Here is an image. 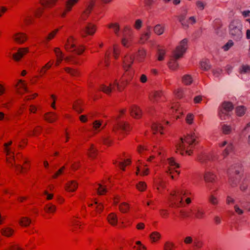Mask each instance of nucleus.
Returning a JSON list of instances; mask_svg holds the SVG:
<instances>
[{"label":"nucleus","mask_w":250,"mask_h":250,"mask_svg":"<svg viewBox=\"0 0 250 250\" xmlns=\"http://www.w3.org/2000/svg\"><path fill=\"white\" fill-rule=\"evenodd\" d=\"M150 27H148V31L144 34H143L142 37L140 38V42L142 43L145 42L150 37L151 35V32L150 31Z\"/></svg>","instance_id":"obj_33"},{"label":"nucleus","mask_w":250,"mask_h":250,"mask_svg":"<svg viewBox=\"0 0 250 250\" xmlns=\"http://www.w3.org/2000/svg\"><path fill=\"white\" fill-rule=\"evenodd\" d=\"M122 45L129 48L132 43V30L128 26H125L124 29L123 37L121 40Z\"/></svg>","instance_id":"obj_7"},{"label":"nucleus","mask_w":250,"mask_h":250,"mask_svg":"<svg viewBox=\"0 0 250 250\" xmlns=\"http://www.w3.org/2000/svg\"><path fill=\"white\" fill-rule=\"evenodd\" d=\"M146 56V51L144 49H139L137 55V59L139 61H142Z\"/></svg>","instance_id":"obj_42"},{"label":"nucleus","mask_w":250,"mask_h":250,"mask_svg":"<svg viewBox=\"0 0 250 250\" xmlns=\"http://www.w3.org/2000/svg\"><path fill=\"white\" fill-rule=\"evenodd\" d=\"M200 66L203 70L207 71L211 68V64L209 63V60L206 59L201 62Z\"/></svg>","instance_id":"obj_22"},{"label":"nucleus","mask_w":250,"mask_h":250,"mask_svg":"<svg viewBox=\"0 0 250 250\" xmlns=\"http://www.w3.org/2000/svg\"><path fill=\"white\" fill-rule=\"evenodd\" d=\"M78 187L77 183L75 181H71L68 182L65 186V189L68 191H74Z\"/></svg>","instance_id":"obj_21"},{"label":"nucleus","mask_w":250,"mask_h":250,"mask_svg":"<svg viewBox=\"0 0 250 250\" xmlns=\"http://www.w3.org/2000/svg\"><path fill=\"white\" fill-rule=\"evenodd\" d=\"M193 115L192 114L189 113L187 115L186 120L188 124H191L193 123Z\"/></svg>","instance_id":"obj_54"},{"label":"nucleus","mask_w":250,"mask_h":250,"mask_svg":"<svg viewBox=\"0 0 250 250\" xmlns=\"http://www.w3.org/2000/svg\"><path fill=\"white\" fill-rule=\"evenodd\" d=\"M78 1V0H66L64 2L65 9V11L61 14V16L62 17H65L66 12L70 11L72 9V7Z\"/></svg>","instance_id":"obj_12"},{"label":"nucleus","mask_w":250,"mask_h":250,"mask_svg":"<svg viewBox=\"0 0 250 250\" xmlns=\"http://www.w3.org/2000/svg\"><path fill=\"white\" fill-rule=\"evenodd\" d=\"M222 130L224 134H229L232 131V127L230 125L224 124L222 125Z\"/></svg>","instance_id":"obj_29"},{"label":"nucleus","mask_w":250,"mask_h":250,"mask_svg":"<svg viewBox=\"0 0 250 250\" xmlns=\"http://www.w3.org/2000/svg\"><path fill=\"white\" fill-rule=\"evenodd\" d=\"M88 155L91 158H94L96 154L97 150L94 148L93 145H91L88 150Z\"/></svg>","instance_id":"obj_43"},{"label":"nucleus","mask_w":250,"mask_h":250,"mask_svg":"<svg viewBox=\"0 0 250 250\" xmlns=\"http://www.w3.org/2000/svg\"><path fill=\"white\" fill-rule=\"evenodd\" d=\"M129 128L128 125L125 122L117 123V124L114 125L113 127V131L116 132L118 129H121L124 131L128 130Z\"/></svg>","instance_id":"obj_17"},{"label":"nucleus","mask_w":250,"mask_h":250,"mask_svg":"<svg viewBox=\"0 0 250 250\" xmlns=\"http://www.w3.org/2000/svg\"><path fill=\"white\" fill-rule=\"evenodd\" d=\"M44 209L47 212H54L56 210V207L52 204L47 205Z\"/></svg>","instance_id":"obj_47"},{"label":"nucleus","mask_w":250,"mask_h":250,"mask_svg":"<svg viewBox=\"0 0 250 250\" xmlns=\"http://www.w3.org/2000/svg\"><path fill=\"white\" fill-rule=\"evenodd\" d=\"M216 178L215 175L212 172L207 170L204 175V179L206 182L213 183L215 181Z\"/></svg>","instance_id":"obj_16"},{"label":"nucleus","mask_w":250,"mask_h":250,"mask_svg":"<svg viewBox=\"0 0 250 250\" xmlns=\"http://www.w3.org/2000/svg\"><path fill=\"white\" fill-rule=\"evenodd\" d=\"M233 45V42L231 40H229L223 46V48L224 51H228L229 48Z\"/></svg>","instance_id":"obj_50"},{"label":"nucleus","mask_w":250,"mask_h":250,"mask_svg":"<svg viewBox=\"0 0 250 250\" xmlns=\"http://www.w3.org/2000/svg\"><path fill=\"white\" fill-rule=\"evenodd\" d=\"M196 5L200 10H203L206 5V4L201 1H197L196 2Z\"/></svg>","instance_id":"obj_62"},{"label":"nucleus","mask_w":250,"mask_h":250,"mask_svg":"<svg viewBox=\"0 0 250 250\" xmlns=\"http://www.w3.org/2000/svg\"><path fill=\"white\" fill-rule=\"evenodd\" d=\"M103 140L104 144L106 145H109L110 144L111 141L109 139V136L108 135H106L104 136Z\"/></svg>","instance_id":"obj_63"},{"label":"nucleus","mask_w":250,"mask_h":250,"mask_svg":"<svg viewBox=\"0 0 250 250\" xmlns=\"http://www.w3.org/2000/svg\"><path fill=\"white\" fill-rule=\"evenodd\" d=\"M222 72V70L220 68H217L212 70L213 75L216 77H218Z\"/></svg>","instance_id":"obj_61"},{"label":"nucleus","mask_w":250,"mask_h":250,"mask_svg":"<svg viewBox=\"0 0 250 250\" xmlns=\"http://www.w3.org/2000/svg\"><path fill=\"white\" fill-rule=\"evenodd\" d=\"M28 52L27 48H19L18 52L13 55V58L16 61H19Z\"/></svg>","instance_id":"obj_13"},{"label":"nucleus","mask_w":250,"mask_h":250,"mask_svg":"<svg viewBox=\"0 0 250 250\" xmlns=\"http://www.w3.org/2000/svg\"><path fill=\"white\" fill-rule=\"evenodd\" d=\"M174 244L169 242H166L165 244L164 249L165 250H172Z\"/></svg>","instance_id":"obj_60"},{"label":"nucleus","mask_w":250,"mask_h":250,"mask_svg":"<svg viewBox=\"0 0 250 250\" xmlns=\"http://www.w3.org/2000/svg\"><path fill=\"white\" fill-rule=\"evenodd\" d=\"M234 208L236 213L239 215H241L244 213L243 210L240 208L238 205H235L234 206Z\"/></svg>","instance_id":"obj_59"},{"label":"nucleus","mask_w":250,"mask_h":250,"mask_svg":"<svg viewBox=\"0 0 250 250\" xmlns=\"http://www.w3.org/2000/svg\"><path fill=\"white\" fill-rule=\"evenodd\" d=\"M208 201L211 204L214 206L217 205L219 203L218 198L212 194L208 197Z\"/></svg>","instance_id":"obj_35"},{"label":"nucleus","mask_w":250,"mask_h":250,"mask_svg":"<svg viewBox=\"0 0 250 250\" xmlns=\"http://www.w3.org/2000/svg\"><path fill=\"white\" fill-rule=\"evenodd\" d=\"M188 13V10L185 9L184 12L181 14L178 17L179 22L181 23V24L185 27H188V23L185 21V19L186 17V15Z\"/></svg>","instance_id":"obj_20"},{"label":"nucleus","mask_w":250,"mask_h":250,"mask_svg":"<svg viewBox=\"0 0 250 250\" xmlns=\"http://www.w3.org/2000/svg\"><path fill=\"white\" fill-rule=\"evenodd\" d=\"M98 186L99 188L97 189V191L99 195H102L107 191L106 188L101 184H98Z\"/></svg>","instance_id":"obj_44"},{"label":"nucleus","mask_w":250,"mask_h":250,"mask_svg":"<svg viewBox=\"0 0 250 250\" xmlns=\"http://www.w3.org/2000/svg\"><path fill=\"white\" fill-rule=\"evenodd\" d=\"M14 230L9 228L3 229L1 230V232L4 236L9 237L12 235Z\"/></svg>","instance_id":"obj_30"},{"label":"nucleus","mask_w":250,"mask_h":250,"mask_svg":"<svg viewBox=\"0 0 250 250\" xmlns=\"http://www.w3.org/2000/svg\"><path fill=\"white\" fill-rule=\"evenodd\" d=\"M80 103L76 102L73 104V109L78 113H81L82 112V109L81 108L80 106Z\"/></svg>","instance_id":"obj_53"},{"label":"nucleus","mask_w":250,"mask_h":250,"mask_svg":"<svg viewBox=\"0 0 250 250\" xmlns=\"http://www.w3.org/2000/svg\"><path fill=\"white\" fill-rule=\"evenodd\" d=\"M130 112L131 115L136 119L141 118L142 115V111L140 108L137 106L134 105L130 107Z\"/></svg>","instance_id":"obj_14"},{"label":"nucleus","mask_w":250,"mask_h":250,"mask_svg":"<svg viewBox=\"0 0 250 250\" xmlns=\"http://www.w3.org/2000/svg\"><path fill=\"white\" fill-rule=\"evenodd\" d=\"M196 138H197L196 134L192 132L188 135L185 138H180L176 145V152H179L181 155H184L185 153L191 155V148L196 144Z\"/></svg>","instance_id":"obj_2"},{"label":"nucleus","mask_w":250,"mask_h":250,"mask_svg":"<svg viewBox=\"0 0 250 250\" xmlns=\"http://www.w3.org/2000/svg\"><path fill=\"white\" fill-rule=\"evenodd\" d=\"M65 70L72 76H77L79 75V73L76 70L72 69L69 67L65 68Z\"/></svg>","instance_id":"obj_46"},{"label":"nucleus","mask_w":250,"mask_h":250,"mask_svg":"<svg viewBox=\"0 0 250 250\" xmlns=\"http://www.w3.org/2000/svg\"><path fill=\"white\" fill-rule=\"evenodd\" d=\"M58 0H41V4L44 6H50L51 4H55Z\"/></svg>","instance_id":"obj_37"},{"label":"nucleus","mask_w":250,"mask_h":250,"mask_svg":"<svg viewBox=\"0 0 250 250\" xmlns=\"http://www.w3.org/2000/svg\"><path fill=\"white\" fill-rule=\"evenodd\" d=\"M188 40L187 39H183L180 42L179 45L173 51L168 63V67L170 69L174 70L178 68V63L177 60L182 58L186 52L188 47Z\"/></svg>","instance_id":"obj_3"},{"label":"nucleus","mask_w":250,"mask_h":250,"mask_svg":"<svg viewBox=\"0 0 250 250\" xmlns=\"http://www.w3.org/2000/svg\"><path fill=\"white\" fill-rule=\"evenodd\" d=\"M12 144V141H9L7 143H5L4 144V150L6 152V154L7 155H10L11 154V152H13L11 150V148L9 147L10 146H11Z\"/></svg>","instance_id":"obj_41"},{"label":"nucleus","mask_w":250,"mask_h":250,"mask_svg":"<svg viewBox=\"0 0 250 250\" xmlns=\"http://www.w3.org/2000/svg\"><path fill=\"white\" fill-rule=\"evenodd\" d=\"M246 109L244 106H238L236 109V112L238 116H243L245 113Z\"/></svg>","instance_id":"obj_39"},{"label":"nucleus","mask_w":250,"mask_h":250,"mask_svg":"<svg viewBox=\"0 0 250 250\" xmlns=\"http://www.w3.org/2000/svg\"><path fill=\"white\" fill-rule=\"evenodd\" d=\"M73 40L72 38L67 40V42L64 45L66 50L68 51H75L78 54H82L84 50V47L81 46L79 48H76L75 44L72 43Z\"/></svg>","instance_id":"obj_9"},{"label":"nucleus","mask_w":250,"mask_h":250,"mask_svg":"<svg viewBox=\"0 0 250 250\" xmlns=\"http://www.w3.org/2000/svg\"><path fill=\"white\" fill-rule=\"evenodd\" d=\"M241 74H247L250 73V66L248 65H243L239 69Z\"/></svg>","instance_id":"obj_36"},{"label":"nucleus","mask_w":250,"mask_h":250,"mask_svg":"<svg viewBox=\"0 0 250 250\" xmlns=\"http://www.w3.org/2000/svg\"><path fill=\"white\" fill-rule=\"evenodd\" d=\"M133 62V58L131 56H125L123 60V67L127 71Z\"/></svg>","instance_id":"obj_18"},{"label":"nucleus","mask_w":250,"mask_h":250,"mask_svg":"<svg viewBox=\"0 0 250 250\" xmlns=\"http://www.w3.org/2000/svg\"><path fill=\"white\" fill-rule=\"evenodd\" d=\"M161 236V234L157 231H154L150 235V238L153 242L158 241L159 239H160Z\"/></svg>","instance_id":"obj_32"},{"label":"nucleus","mask_w":250,"mask_h":250,"mask_svg":"<svg viewBox=\"0 0 250 250\" xmlns=\"http://www.w3.org/2000/svg\"><path fill=\"white\" fill-rule=\"evenodd\" d=\"M233 109L232 104L229 102H223L219 108L218 115L221 120H226L231 116Z\"/></svg>","instance_id":"obj_6"},{"label":"nucleus","mask_w":250,"mask_h":250,"mask_svg":"<svg viewBox=\"0 0 250 250\" xmlns=\"http://www.w3.org/2000/svg\"><path fill=\"white\" fill-rule=\"evenodd\" d=\"M137 188L140 191H143L145 190L146 188V185L145 183L143 182H140L138 185L136 186Z\"/></svg>","instance_id":"obj_48"},{"label":"nucleus","mask_w":250,"mask_h":250,"mask_svg":"<svg viewBox=\"0 0 250 250\" xmlns=\"http://www.w3.org/2000/svg\"><path fill=\"white\" fill-rule=\"evenodd\" d=\"M151 127L154 133H155L158 131H159L161 134L163 133L162 132H161V130L162 129L163 127L161 123L158 122L154 123L152 125Z\"/></svg>","instance_id":"obj_24"},{"label":"nucleus","mask_w":250,"mask_h":250,"mask_svg":"<svg viewBox=\"0 0 250 250\" xmlns=\"http://www.w3.org/2000/svg\"><path fill=\"white\" fill-rule=\"evenodd\" d=\"M142 25V21L141 20H137L135 21L134 27L136 29H139Z\"/></svg>","instance_id":"obj_64"},{"label":"nucleus","mask_w":250,"mask_h":250,"mask_svg":"<svg viewBox=\"0 0 250 250\" xmlns=\"http://www.w3.org/2000/svg\"><path fill=\"white\" fill-rule=\"evenodd\" d=\"M140 171H142L141 174L143 175H146L148 174V169H146L145 168H142L141 167H137V171L136 174L138 175Z\"/></svg>","instance_id":"obj_51"},{"label":"nucleus","mask_w":250,"mask_h":250,"mask_svg":"<svg viewBox=\"0 0 250 250\" xmlns=\"http://www.w3.org/2000/svg\"><path fill=\"white\" fill-rule=\"evenodd\" d=\"M44 118L48 122L52 123L56 120L57 115L54 113H48L45 115Z\"/></svg>","instance_id":"obj_23"},{"label":"nucleus","mask_w":250,"mask_h":250,"mask_svg":"<svg viewBox=\"0 0 250 250\" xmlns=\"http://www.w3.org/2000/svg\"><path fill=\"white\" fill-rule=\"evenodd\" d=\"M108 222L112 225H115L117 223V217L116 215L112 213L108 217Z\"/></svg>","instance_id":"obj_26"},{"label":"nucleus","mask_w":250,"mask_h":250,"mask_svg":"<svg viewBox=\"0 0 250 250\" xmlns=\"http://www.w3.org/2000/svg\"><path fill=\"white\" fill-rule=\"evenodd\" d=\"M117 87V89L119 91L122 90V85H120L116 81L113 84H110L109 86H106L105 85H101L100 87V90L104 92L106 94H109L112 89L114 88V87Z\"/></svg>","instance_id":"obj_10"},{"label":"nucleus","mask_w":250,"mask_h":250,"mask_svg":"<svg viewBox=\"0 0 250 250\" xmlns=\"http://www.w3.org/2000/svg\"><path fill=\"white\" fill-rule=\"evenodd\" d=\"M182 82L186 85L190 84L192 82V79L191 76L185 75L182 77Z\"/></svg>","instance_id":"obj_31"},{"label":"nucleus","mask_w":250,"mask_h":250,"mask_svg":"<svg viewBox=\"0 0 250 250\" xmlns=\"http://www.w3.org/2000/svg\"><path fill=\"white\" fill-rule=\"evenodd\" d=\"M163 93L161 91H155L151 94L150 99L152 102H157L159 101Z\"/></svg>","instance_id":"obj_19"},{"label":"nucleus","mask_w":250,"mask_h":250,"mask_svg":"<svg viewBox=\"0 0 250 250\" xmlns=\"http://www.w3.org/2000/svg\"><path fill=\"white\" fill-rule=\"evenodd\" d=\"M94 4L95 0H91L88 3H87L86 8L83 12L80 18L79 23L81 34L83 37H85L87 35H93L96 31L95 25L90 22H84V21L90 13Z\"/></svg>","instance_id":"obj_1"},{"label":"nucleus","mask_w":250,"mask_h":250,"mask_svg":"<svg viewBox=\"0 0 250 250\" xmlns=\"http://www.w3.org/2000/svg\"><path fill=\"white\" fill-rule=\"evenodd\" d=\"M59 29H56L54 31H52L51 33H50L48 36L46 37V40L48 41L50 40H51L53 39L55 35L57 34V33L58 32Z\"/></svg>","instance_id":"obj_57"},{"label":"nucleus","mask_w":250,"mask_h":250,"mask_svg":"<svg viewBox=\"0 0 250 250\" xmlns=\"http://www.w3.org/2000/svg\"><path fill=\"white\" fill-rule=\"evenodd\" d=\"M157 185V189L160 190V188H165V185L163 181L160 179V180L156 183Z\"/></svg>","instance_id":"obj_58"},{"label":"nucleus","mask_w":250,"mask_h":250,"mask_svg":"<svg viewBox=\"0 0 250 250\" xmlns=\"http://www.w3.org/2000/svg\"><path fill=\"white\" fill-rule=\"evenodd\" d=\"M31 222V220L26 217H22L21 219L19 221L20 224L24 227L29 226Z\"/></svg>","instance_id":"obj_27"},{"label":"nucleus","mask_w":250,"mask_h":250,"mask_svg":"<svg viewBox=\"0 0 250 250\" xmlns=\"http://www.w3.org/2000/svg\"><path fill=\"white\" fill-rule=\"evenodd\" d=\"M190 194L183 188H179L170 193L169 201L172 206L179 208L183 206V196H187Z\"/></svg>","instance_id":"obj_4"},{"label":"nucleus","mask_w":250,"mask_h":250,"mask_svg":"<svg viewBox=\"0 0 250 250\" xmlns=\"http://www.w3.org/2000/svg\"><path fill=\"white\" fill-rule=\"evenodd\" d=\"M207 160L213 161V158L212 156L205 155L203 156L200 159V161L202 163H206Z\"/></svg>","instance_id":"obj_49"},{"label":"nucleus","mask_w":250,"mask_h":250,"mask_svg":"<svg viewBox=\"0 0 250 250\" xmlns=\"http://www.w3.org/2000/svg\"><path fill=\"white\" fill-rule=\"evenodd\" d=\"M219 146L221 147L226 146L222 153V155L224 158L227 157L229 154V153L232 151L233 148L232 144L228 142L227 141H224L223 143L220 144Z\"/></svg>","instance_id":"obj_11"},{"label":"nucleus","mask_w":250,"mask_h":250,"mask_svg":"<svg viewBox=\"0 0 250 250\" xmlns=\"http://www.w3.org/2000/svg\"><path fill=\"white\" fill-rule=\"evenodd\" d=\"M129 205L125 202H123L119 206L120 211L123 213L126 212L129 209Z\"/></svg>","instance_id":"obj_38"},{"label":"nucleus","mask_w":250,"mask_h":250,"mask_svg":"<svg viewBox=\"0 0 250 250\" xmlns=\"http://www.w3.org/2000/svg\"><path fill=\"white\" fill-rule=\"evenodd\" d=\"M165 30V27L161 24H157L154 27V32L158 35H162Z\"/></svg>","instance_id":"obj_25"},{"label":"nucleus","mask_w":250,"mask_h":250,"mask_svg":"<svg viewBox=\"0 0 250 250\" xmlns=\"http://www.w3.org/2000/svg\"><path fill=\"white\" fill-rule=\"evenodd\" d=\"M168 164L170 167H172L174 169L179 167V165L175 162L173 158H170L168 159Z\"/></svg>","instance_id":"obj_45"},{"label":"nucleus","mask_w":250,"mask_h":250,"mask_svg":"<svg viewBox=\"0 0 250 250\" xmlns=\"http://www.w3.org/2000/svg\"><path fill=\"white\" fill-rule=\"evenodd\" d=\"M13 38L16 42L19 43H23L27 40L26 35L21 32L16 33L13 35Z\"/></svg>","instance_id":"obj_15"},{"label":"nucleus","mask_w":250,"mask_h":250,"mask_svg":"<svg viewBox=\"0 0 250 250\" xmlns=\"http://www.w3.org/2000/svg\"><path fill=\"white\" fill-rule=\"evenodd\" d=\"M242 28V23L240 20H233L229 25V34L234 40H239L243 36Z\"/></svg>","instance_id":"obj_5"},{"label":"nucleus","mask_w":250,"mask_h":250,"mask_svg":"<svg viewBox=\"0 0 250 250\" xmlns=\"http://www.w3.org/2000/svg\"><path fill=\"white\" fill-rule=\"evenodd\" d=\"M158 54V60L162 61L164 59V55L165 54V51L162 49H159Z\"/></svg>","instance_id":"obj_56"},{"label":"nucleus","mask_w":250,"mask_h":250,"mask_svg":"<svg viewBox=\"0 0 250 250\" xmlns=\"http://www.w3.org/2000/svg\"><path fill=\"white\" fill-rule=\"evenodd\" d=\"M7 161L11 164V166L12 167H14L16 168V169L20 172H21L23 169V167L20 165H16L15 164H14L11 162H10L8 160H7Z\"/></svg>","instance_id":"obj_55"},{"label":"nucleus","mask_w":250,"mask_h":250,"mask_svg":"<svg viewBox=\"0 0 250 250\" xmlns=\"http://www.w3.org/2000/svg\"><path fill=\"white\" fill-rule=\"evenodd\" d=\"M131 161L129 159H127L125 161V162H119V167L122 169L123 170H125V167L127 165L130 164Z\"/></svg>","instance_id":"obj_52"},{"label":"nucleus","mask_w":250,"mask_h":250,"mask_svg":"<svg viewBox=\"0 0 250 250\" xmlns=\"http://www.w3.org/2000/svg\"><path fill=\"white\" fill-rule=\"evenodd\" d=\"M102 121L99 120H96L93 123V127L95 131H99L100 128L102 126Z\"/></svg>","instance_id":"obj_40"},{"label":"nucleus","mask_w":250,"mask_h":250,"mask_svg":"<svg viewBox=\"0 0 250 250\" xmlns=\"http://www.w3.org/2000/svg\"><path fill=\"white\" fill-rule=\"evenodd\" d=\"M229 177V183L232 187H235L237 185L239 176V170L235 167V166H232L227 172Z\"/></svg>","instance_id":"obj_8"},{"label":"nucleus","mask_w":250,"mask_h":250,"mask_svg":"<svg viewBox=\"0 0 250 250\" xmlns=\"http://www.w3.org/2000/svg\"><path fill=\"white\" fill-rule=\"evenodd\" d=\"M108 27L110 28H113L115 34L117 36H119L120 26L118 23H110L109 25H108Z\"/></svg>","instance_id":"obj_34"},{"label":"nucleus","mask_w":250,"mask_h":250,"mask_svg":"<svg viewBox=\"0 0 250 250\" xmlns=\"http://www.w3.org/2000/svg\"><path fill=\"white\" fill-rule=\"evenodd\" d=\"M194 214L196 218L198 219H201L204 217L205 212L202 209L198 208L195 210Z\"/></svg>","instance_id":"obj_28"}]
</instances>
